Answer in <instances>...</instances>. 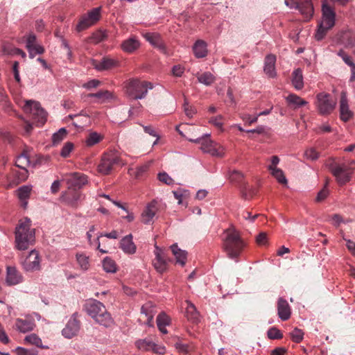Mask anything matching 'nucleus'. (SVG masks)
I'll list each match as a JSON object with an SVG mask.
<instances>
[{"label":"nucleus","instance_id":"37998d69","mask_svg":"<svg viewBox=\"0 0 355 355\" xmlns=\"http://www.w3.org/2000/svg\"><path fill=\"white\" fill-rule=\"evenodd\" d=\"M103 270L107 272H115L116 271V265L114 260L110 257H105L103 261Z\"/></svg>","mask_w":355,"mask_h":355},{"label":"nucleus","instance_id":"0e129e2a","mask_svg":"<svg viewBox=\"0 0 355 355\" xmlns=\"http://www.w3.org/2000/svg\"><path fill=\"white\" fill-rule=\"evenodd\" d=\"M223 117L222 115H218L215 117H212L209 119V123L218 128H221L223 126Z\"/></svg>","mask_w":355,"mask_h":355},{"label":"nucleus","instance_id":"69168bd1","mask_svg":"<svg viewBox=\"0 0 355 355\" xmlns=\"http://www.w3.org/2000/svg\"><path fill=\"white\" fill-rule=\"evenodd\" d=\"M184 112L189 118L193 117L194 114L196 112V109L191 105L185 101L184 104Z\"/></svg>","mask_w":355,"mask_h":355},{"label":"nucleus","instance_id":"6ab92c4d","mask_svg":"<svg viewBox=\"0 0 355 355\" xmlns=\"http://www.w3.org/2000/svg\"><path fill=\"white\" fill-rule=\"evenodd\" d=\"M143 37L155 48L158 49L162 53H166V46L159 33H143Z\"/></svg>","mask_w":355,"mask_h":355},{"label":"nucleus","instance_id":"7c9ffc66","mask_svg":"<svg viewBox=\"0 0 355 355\" xmlns=\"http://www.w3.org/2000/svg\"><path fill=\"white\" fill-rule=\"evenodd\" d=\"M291 83L297 90H301L304 87L302 70L300 68H297L293 71Z\"/></svg>","mask_w":355,"mask_h":355},{"label":"nucleus","instance_id":"680f3d73","mask_svg":"<svg viewBox=\"0 0 355 355\" xmlns=\"http://www.w3.org/2000/svg\"><path fill=\"white\" fill-rule=\"evenodd\" d=\"M35 41H36V36L34 34H31L28 36L27 40H26V47L28 51L29 55H31V51H32L30 49L31 48L32 46H33L34 44H36Z\"/></svg>","mask_w":355,"mask_h":355},{"label":"nucleus","instance_id":"49530a36","mask_svg":"<svg viewBox=\"0 0 355 355\" xmlns=\"http://www.w3.org/2000/svg\"><path fill=\"white\" fill-rule=\"evenodd\" d=\"M93 24V22H92L85 15L80 18L78 24H77L76 30L77 31L80 32L85 29H87Z\"/></svg>","mask_w":355,"mask_h":355},{"label":"nucleus","instance_id":"423d86ee","mask_svg":"<svg viewBox=\"0 0 355 355\" xmlns=\"http://www.w3.org/2000/svg\"><path fill=\"white\" fill-rule=\"evenodd\" d=\"M209 135H205V137L198 138L196 139H190L189 141L200 144V149L204 153H209L210 155L214 157H223L225 154L224 148L222 146L219 145L218 144L212 141L209 138Z\"/></svg>","mask_w":355,"mask_h":355},{"label":"nucleus","instance_id":"ea45409f","mask_svg":"<svg viewBox=\"0 0 355 355\" xmlns=\"http://www.w3.org/2000/svg\"><path fill=\"white\" fill-rule=\"evenodd\" d=\"M76 261L79 266V268L86 271L89 270L90 267V262H89V257L87 256L85 254L83 253H77L76 254Z\"/></svg>","mask_w":355,"mask_h":355},{"label":"nucleus","instance_id":"393cba45","mask_svg":"<svg viewBox=\"0 0 355 355\" xmlns=\"http://www.w3.org/2000/svg\"><path fill=\"white\" fill-rule=\"evenodd\" d=\"M116 64L117 62L114 60L107 57H104L99 62L93 61V67L99 71L109 70L116 66Z\"/></svg>","mask_w":355,"mask_h":355},{"label":"nucleus","instance_id":"6e6552de","mask_svg":"<svg viewBox=\"0 0 355 355\" xmlns=\"http://www.w3.org/2000/svg\"><path fill=\"white\" fill-rule=\"evenodd\" d=\"M228 178L232 183L239 185L242 196L245 199L251 198L255 194V190L244 181V175L241 172L236 170L229 171Z\"/></svg>","mask_w":355,"mask_h":355},{"label":"nucleus","instance_id":"774afa93","mask_svg":"<svg viewBox=\"0 0 355 355\" xmlns=\"http://www.w3.org/2000/svg\"><path fill=\"white\" fill-rule=\"evenodd\" d=\"M187 191H183L181 189H179L176 191H173V194L175 199L178 200V204H182V198L186 194Z\"/></svg>","mask_w":355,"mask_h":355},{"label":"nucleus","instance_id":"a18cd8bd","mask_svg":"<svg viewBox=\"0 0 355 355\" xmlns=\"http://www.w3.org/2000/svg\"><path fill=\"white\" fill-rule=\"evenodd\" d=\"M112 202L116 205L118 207L121 208L122 211L119 213L122 218L127 219L128 221H132L134 220V216L132 213H130L128 211L126 207L119 202H116L112 200Z\"/></svg>","mask_w":355,"mask_h":355},{"label":"nucleus","instance_id":"13d9d810","mask_svg":"<svg viewBox=\"0 0 355 355\" xmlns=\"http://www.w3.org/2000/svg\"><path fill=\"white\" fill-rule=\"evenodd\" d=\"M101 81L96 79H92L83 85V87L86 89L90 90L94 88L98 87L101 85Z\"/></svg>","mask_w":355,"mask_h":355},{"label":"nucleus","instance_id":"5fc2aeb1","mask_svg":"<svg viewBox=\"0 0 355 355\" xmlns=\"http://www.w3.org/2000/svg\"><path fill=\"white\" fill-rule=\"evenodd\" d=\"M337 54L339 57H340L343 59L345 63L348 66L351 67L355 64L352 58L349 55H348L343 49H340Z\"/></svg>","mask_w":355,"mask_h":355},{"label":"nucleus","instance_id":"a878e982","mask_svg":"<svg viewBox=\"0 0 355 355\" xmlns=\"http://www.w3.org/2000/svg\"><path fill=\"white\" fill-rule=\"evenodd\" d=\"M15 327L19 331L26 333L33 329L35 322L33 319L29 318L24 319L17 318L15 322Z\"/></svg>","mask_w":355,"mask_h":355},{"label":"nucleus","instance_id":"9d476101","mask_svg":"<svg viewBox=\"0 0 355 355\" xmlns=\"http://www.w3.org/2000/svg\"><path fill=\"white\" fill-rule=\"evenodd\" d=\"M24 110L33 114V119L37 121L38 125H42L46 121V112L41 107L40 103L32 100L26 101L24 105Z\"/></svg>","mask_w":355,"mask_h":355},{"label":"nucleus","instance_id":"4be33fe9","mask_svg":"<svg viewBox=\"0 0 355 355\" xmlns=\"http://www.w3.org/2000/svg\"><path fill=\"white\" fill-rule=\"evenodd\" d=\"M277 313L283 321L288 320L291 315V307L288 302L282 297L279 298L277 301Z\"/></svg>","mask_w":355,"mask_h":355},{"label":"nucleus","instance_id":"b1692460","mask_svg":"<svg viewBox=\"0 0 355 355\" xmlns=\"http://www.w3.org/2000/svg\"><path fill=\"white\" fill-rule=\"evenodd\" d=\"M275 62L276 57L274 55H268L265 58L263 71L269 78H275L277 75Z\"/></svg>","mask_w":355,"mask_h":355},{"label":"nucleus","instance_id":"de8ad7c7","mask_svg":"<svg viewBox=\"0 0 355 355\" xmlns=\"http://www.w3.org/2000/svg\"><path fill=\"white\" fill-rule=\"evenodd\" d=\"M101 10V7L94 8L92 10H91L90 11H89L87 12V14L85 15L94 24L100 19Z\"/></svg>","mask_w":355,"mask_h":355},{"label":"nucleus","instance_id":"58836bf2","mask_svg":"<svg viewBox=\"0 0 355 355\" xmlns=\"http://www.w3.org/2000/svg\"><path fill=\"white\" fill-rule=\"evenodd\" d=\"M270 171L271 175L277 180V182L283 185L286 186L288 180L283 172V171L277 167H268Z\"/></svg>","mask_w":355,"mask_h":355},{"label":"nucleus","instance_id":"412c9836","mask_svg":"<svg viewBox=\"0 0 355 355\" xmlns=\"http://www.w3.org/2000/svg\"><path fill=\"white\" fill-rule=\"evenodd\" d=\"M340 114L341 120L344 121H347L353 116V113L349 107L348 101L345 92H342L340 94Z\"/></svg>","mask_w":355,"mask_h":355},{"label":"nucleus","instance_id":"f8f14e48","mask_svg":"<svg viewBox=\"0 0 355 355\" xmlns=\"http://www.w3.org/2000/svg\"><path fill=\"white\" fill-rule=\"evenodd\" d=\"M317 100L318 111L322 115L330 114L336 106V101L329 94H318L317 95Z\"/></svg>","mask_w":355,"mask_h":355},{"label":"nucleus","instance_id":"72a5a7b5","mask_svg":"<svg viewBox=\"0 0 355 355\" xmlns=\"http://www.w3.org/2000/svg\"><path fill=\"white\" fill-rule=\"evenodd\" d=\"M193 51L196 58H201L205 57L207 54L206 42L201 40H197L193 45Z\"/></svg>","mask_w":355,"mask_h":355},{"label":"nucleus","instance_id":"5701e85b","mask_svg":"<svg viewBox=\"0 0 355 355\" xmlns=\"http://www.w3.org/2000/svg\"><path fill=\"white\" fill-rule=\"evenodd\" d=\"M23 277L15 267H7L6 283L9 286L16 285L22 282Z\"/></svg>","mask_w":355,"mask_h":355},{"label":"nucleus","instance_id":"a19ab883","mask_svg":"<svg viewBox=\"0 0 355 355\" xmlns=\"http://www.w3.org/2000/svg\"><path fill=\"white\" fill-rule=\"evenodd\" d=\"M286 101L290 105H293L295 108L306 105L308 103L299 96L291 94L286 97Z\"/></svg>","mask_w":355,"mask_h":355},{"label":"nucleus","instance_id":"39448f33","mask_svg":"<svg viewBox=\"0 0 355 355\" xmlns=\"http://www.w3.org/2000/svg\"><path fill=\"white\" fill-rule=\"evenodd\" d=\"M153 87V84L150 82L132 78L125 83V92L130 98L134 100L142 99L146 97L148 90Z\"/></svg>","mask_w":355,"mask_h":355},{"label":"nucleus","instance_id":"3c124183","mask_svg":"<svg viewBox=\"0 0 355 355\" xmlns=\"http://www.w3.org/2000/svg\"><path fill=\"white\" fill-rule=\"evenodd\" d=\"M290 335L293 341L299 343L303 339L304 333L301 329L295 328L292 332L290 333Z\"/></svg>","mask_w":355,"mask_h":355},{"label":"nucleus","instance_id":"aec40b11","mask_svg":"<svg viewBox=\"0 0 355 355\" xmlns=\"http://www.w3.org/2000/svg\"><path fill=\"white\" fill-rule=\"evenodd\" d=\"M155 258L153 260V266L158 272L163 273L167 270L168 266L165 255L162 250L157 246L155 248Z\"/></svg>","mask_w":355,"mask_h":355},{"label":"nucleus","instance_id":"7ed1b4c3","mask_svg":"<svg viewBox=\"0 0 355 355\" xmlns=\"http://www.w3.org/2000/svg\"><path fill=\"white\" fill-rule=\"evenodd\" d=\"M35 228L30 223H20L15 229L16 248L19 250H25L35 243Z\"/></svg>","mask_w":355,"mask_h":355},{"label":"nucleus","instance_id":"864d4df0","mask_svg":"<svg viewBox=\"0 0 355 355\" xmlns=\"http://www.w3.org/2000/svg\"><path fill=\"white\" fill-rule=\"evenodd\" d=\"M268 337L270 339H281L283 335L279 329L275 327H272L268 331Z\"/></svg>","mask_w":355,"mask_h":355},{"label":"nucleus","instance_id":"f704fd0d","mask_svg":"<svg viewBox=\"0 0 355 355\" xmlns=\"http://www.w3.org/2000/svg\"><path fill=\"white\" fill-rule=\"evenodd\" d=\"M88 98H96L101 103L110 101L114 98V94L108 90H100L96 93H90L87 96Z\"/></svg>","mask_w":355,"mask_h":355},{"label":"nucleus","instance_id":"9b49d317","mask_svg":"<svg viewBox=\"0 0 355 355\" xmlns=\"http://www.w3.org/2000/svg\"><path fill=\"white\" fill-rule=\"evenodd\" d=\"M285 4L291 8L297 9L306 19L313 16V6L311 0H285Z\"/></svg>","mask_w":355,"mask_h":355},{"label":"nucleus","instance_id":"052dcab7","mask_svg":"<svg viewBox=\"0 0 355 355\" xmlns=\"http://www.w3.org/2000/svg\"><path fill=\"white\" fill-rule=\"evenodd\" d=\"M31 49V55H29L30 58H33L37 54H42L44 52V49L40 44H34L30 49Z\"/></svg>","mask_w":355,"mask_h":355},{"label":"nucleus","instance_id":"20e7f679","mask_svg":"<svg viewBox=\"0 0 355 355\" xmlns=\"http://www.w3.org/2000/svg\"><path fill=\"white\" fill-rule=\"evenodd\" d=\"M322 19L318 25L315 38L318 41L322 40L327 31L335 25L336 13L334 9L326 2L322 5Z\"/></svg>","mask_w":355,"mask_h":355},{"label":"nucleus","instance_id":"09e8293b","mask_svg":"<svg viewBox=\"0 0 355 355\" xmlns=\"http://www.w3.org/2000/svg\"><path fill=\"white\" fill-rule=\"evenodd\" d=\"M25 341L41 348H48L42 346V340L34 334L26 336Z\"/></svg>","mask_w":355,"mask_h":355},{"label":"nucleus","instance_id":"e2e57ef3","mask_svg":"<svg viewBox=\"0 0 355 355\" xmlns=\"http://www.w3.org/2000/svg\"><path fill=\"white\" fill-rule=\"evenodd\" d=\"M267 234L266 232H260L257 236H256V243L259 245H266L267 243Z\"/></svg>","mask_w":355,"mask_h":355},{"label":"nucleus","instance_id":"f257e3e1","mask_svg":"<svg viewBox=\"0 0 355 355\" xmlns=\"http://www.w3.org/2000/svg\"><path fill=\"white\" fill-rule=\"evenodd\" d=\"M247 245L248 242L242 237L241 232L234 226L224 231L222 248L230 259L237 261Z\"/></svg>","mask_w":355,"mask_h":355},{"label":"nucleus","instance_id":"8fccbe9b","mask_svg":"<svg viewBox=\"0 0 355 355\" xmlns=\"http://www.w3.org/2000/svg\"><path fill=\"white\" fill-rule=\"evenodd\" d=\"M67 132L64 128H60L58 132L54 133L52 137L53 144H59L67 136Z\"/></svg>","mask_w":355,"mask_h":355},{"label":"nucleus","instance_id":"c85d7f7f","mask_svg":"<svg viewBox=\"0 0 355 355\" xmlns=\"http://www.w3.org/2000/svg\"><path fill=\"white\" fill-rule=\"evenodd\" d=\"M121 46L123 51L131 53L139 49L140 42L135 37H131L124 40Z\"/></svg>","mask_w":355,"mask_h":355},{"label":"nucleus","instance_id":"f3484780","mask_svg":"<svg viewBox=\"0 0 355 355\" xmlns=\"http://www.w3.org/2000/svg\"><path fill=\"white\" fill-rule=\"evenodd\" d=\"M81 193L76 190L69 189L62 193L61 200L67 205L76 207L80 200Z\"/></svg>","mask_w":355,"mask_h":355},{"label":"nucleus","instance_id":"4c0bfd02","mask_svg":"<svg viewBox=\"0 0 355 355\" xmlns=\"http://www.w3.org/2000/svg\"><path fill=\"white\" fill-rule=\"evenodd\" d=\"M31 164V160L29 157L26 153H22L19 156L17 157L15 162V165L24 170V180H25L27 177L28 171L26 169V166H29Z\"/></svg>","mask_w":355,"mask_h":355},{"label":"nucleus","instance_id":"c9c22d12","mask_svg":"<svg viewBox=\"0 0 355 355\" xmlns=\"http://www.w3.org/2000/svg\"><path fill=\"white\" fill-rule=\"evenodd\" d=\"M157 201L153 200L150 202L145 208L142 213V216L146 220H150L153 219V217L155 216L156 211H157Z\"/></svg>","mask_w":355,"mask_h":355},{"label":"nucleus","instance_id":"338daca9","mask_svg":"<svg viewBox=\"0 0 355 355\" xmlns=\"http://www.w3.org/2000/svg\"><path fill=\"white\" fill-rule=\"evenodd\" d=\"M144 132L146 133H148V134H149L150 135H151L153 137H157V139L153 143V145L157 144L159 137V135L155 132V130H154V128L152 126H150V125H148V126H144Z\"/></svg>","mask_w":355,"mask_h":355},{"label":"nucleus","instance_id":"cd10ccee","mask_svg":"<svg viewBox=\"0 0 355 355\" xmlns=\"http://www.w3.org/2000/svg\"><path fill=\"white\" fill-rule=\"evenodd\" d=\"M171 252L176 259V263L184 266L187 259V252L180 249L177 243L170 247Z\"/></svg>","mask_w":355,"mask_h":355},{"label":"nucleus","instance_id":"f03ea898","mask_svg":"<svg viewBox=\"0 0 355 355\" xmlns=\"http://www.w3.org/2000/svg\"><path fill=\"white\" fill-rule=\"evenodd\" d=\"M84 309L87 313L99 324L106 327L113 324L114 320L111 314L107 311L105 305L100 301L89 299L85 302Z\"/></svg>","mask_w":355,"mask_h":355},{"label":"nucleus","instance_id":"473e14b6","mask_svg":"<svg viewBox=\"0 0 355 355\" xmlns=\"http://www.w3.org/2000/svg\"><path fill=\"white\" fill-rule=\"evenodd\" d=\"M237 220H259L260 222H264L265 220H268V218L263 214L252 215L251 213H250L245 210H243L241 213L238 214Z\"/></svg>","mask_w":355,"mask_h":355},{"label":"nucleus","instance_id":"4468645a","mask_svg":"<svg viewBox=\"0 0 355 355\" xmlns=\"http://www.w3.org/2000/svg\"><path fill=\"white\" fill-rule=\"evenodd\" d=\"M40 257L37 251L33 250L22 261L23 268L27 272H34L41 269Z\"/></svg>","mask_w":355,"mask_h":355},{"label":"nucleus","instance_id":"2f4dec72","mask_svg":"<svg viewBox=\"0 0 355 355\" xmlns=\"http://www.w3.org/2000/svg\"><path fill=\"white\" fill-rule=\"evenodd\" d=\"M120 248L128 254H134L136 251V246L132 242V235H128L121 239Z\"/></svg>","mask_w":355,"mask_h":355},{"label":"nucleus","instance_id":"603ef678","mask_svg":"<svg viewBox=\"0 0 355 355\" xmlns=\"http://www.w3.org/2000/svg\"><path fill=\"white\" fill-rule=\"evenodd\" d=\"M107 37V33L103 31H98L93 33L92 40L94 43H99Z\"/></svg>","mask_w":355,"mask_h":355},{"label":"nucleus","instance_id":"e433bc0d","mask_svg":"<svg viewBox=\"0 0 355 355\" xmlns=\"http://www.w3.org/2000/svg\"><path fill=\"white\" fill-rule=\"evenodd\" d=\"M171 319L165 313H161L157 317V325L159 330L164 334H167V330L166 329V326L170 324Z\"/></svg>","mask_w":355,"mask_h":355},{"label":"nucleus","instance_id":"bb28decb","mask_svg":"<svg viewBox=\"0 0 355 355\" xmlns=\"http://www.w3.org/2000/svg\"><path fill=\"white\" fill-rule=\"evenodd\" d=\"M32 187L24 185L20 187L17 191V195L21 201V207L26 209L28 205V199L30 198Z\"/></svg>","mask_w":355,"mask_h":355},{"label":"nucleus","instance_id":"c756f323","mask_svg":"<svg viewBox=\"0 0 355 355\" xmlns=\"http://www.w3.org/2000/svg\"><path fill=\"white\" fill-rule=\"evenodd\" d=\"M186 317L188 320L193 323H198L200 320L199 313L198 312L196 306L189 301H186Z\"/></svg>","mask_w":355,"mask_h":355},{"label":"nucleus","instance_id":"dca6fc26","mask_svg":"<svg viewBox=\"0 0 355 355\" xmlns=\"http://www.w3.org/2000/svg\"><path fill=\"white\" fill-rule=\"evenodd\" d=\"M66 181L69 189L78 191L87 183V177L84 174L73 173L70 174Z\"/></svg>","mask_w":355,"mask_h":355},{"label":"nucleus","instance_id":"2eb2a0df","mask_svg":"<svg viewBox=\"0 0 355 355\" xmlns=\"http://www.w3.org/2000/svg\"><path fill=\"white\" fill-rule=\"evenodd\" d=\"M135 344L139 350L144 352L153 351L157 354H164L166 353V348L164 346L155 344L150 338L139 340Z\"/></svg>","mask_w":355,"mask_h":355},{"label":"nucleus","instance_id":"79ce46f5","mask_svg":"<svg viewBox=\"0 0 355 355\" xmlns=\"http://www.w3.org/2000/svg\"><path fill=\"white\" fill-rule=\"evenodd\" d=\"M199 83L209 86L215 81L214 76L210 72H204L197 76Z\"/></svg>","mask_w":355,"mask_h":355},{"label":"nucleus","instance_id":"bf43d9fd","mask_svg":"<svg viewBox=\"0 0 355 355\" xmlns=\"http://www.w3.org/2000/svg\"><path fill=\"white\" fill-rule=\"evenodd\" d=\"M304 155L307 159L311 160H316L319 157V153L313 148L307 149L304 153Z\"/></svg>","mask_w":355,"mask_h":355},{"label":"nucleus","instance_id":"0eeeda50","mask_svg":"<svg viewBox=\"0 0 355 355\" xmlns=\"http://www.w3.org/2000/svg\"><path fill=\"white\" fill-rule=\"evenodd\" d=\"M123 164L118 153L114 151L105 153L101 158V163L98 166V171L103 175L109 174L114 166Z\"/></svg>","mask_w":355,"mask_h":355},{"label":"nucleus","instance_id":"c03bdc74","mask_svg":"<svg viewBox=\"0 0 355 355\" xmlns=\"http://www.w3.org/2000/svg\"><path fill=\"white\" fill-rule=\"evenodd\" d=\"M102 139L103 137L100 134L93 132L89 134L85 140V144L87 146H92L99 143Z\"/></svg>","mask_w":355,"mask_h":355},{"label":"nucleus","instance_id":"6e6d98bb","mask_svg":"<svg viewBox=\"0 0 355 355\" xmlns=\"http://www.w3.org/2000/svg\"><path fill=\"white\" fill-rule=\"evenodd\" d=\"M158 180L167 185H171L174 183V180L165 172L158 174Z\"/></svg>","mask_w":355,"mask_h":355},{"label":"nucleus","instance_id":"4d7b16f0","mask_svg":"<svg viewBox=\"0 0 355 355\" xmlns=\"http://www.w3.org/2000/svg\"><path fill=\"white\" fill-rule=\"evenodd\" d=\"M73 148V144L71 142H67L60 151V155L62 157H67Z\"/></svg>","mask_w":355,"mask_h":355},{"label":"nucleus","instance_id":"ddd939ff","mask_svg":"<svg viewBox=\"0 0 355 355\" xmlns=\"http://www.w3.org/2000/svg\"><path fill=\"white\" fill-rule=\"evenodd\" d=\"M157 313V309L151 302L145 303L141 308V315L139 321L149 327L153 326V318Z\"/></svg>","mask_w":355,"mask_h":355},{"label":"nucleus","instance_id":"1a4fd4ad","mask_svg":"<svg viewBox=\"0 0 355 355\" xmlns=\"http://www.w3.org/2000/svg\"><path fill=\"white\" fill-rule=\"evenodd\" d=\"M328 166L340 185L345 184L350 180L352 171L346 164H339L333 162Z\"/></svg>","mask_w":355,"mask_h":355},{"label":"nucleus","instance_id":"a211bd4d","mask_svg":"<svg viewBox=\"0 0 355 355\" xmlns=\"http://www.w3.org/2000/svg\"><path fill=\"white\" fill-rule=\"evenodd\" d=\"M79 329L80 321L73 315L62 329V334L65 338H71L78 334Z\"/></svg>","mask_w":355,"mask_h":355}]
</instances>
